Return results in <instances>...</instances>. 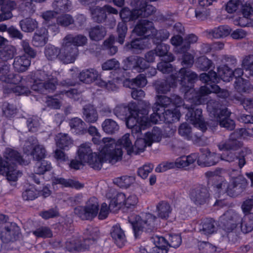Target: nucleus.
<instances>
[{"instance_id": "8fccbe9b", "label": "nucleus", "mask_w": 253, "mask_h": 253, "mask_svg": "<svg viewBox=\"0 0 253 253\" xmlns=\"http://www.w3.org/2000/svg\"><path fill=\"white\" fill-rule=\"evenodd\" d=\"M241 229L245 234L251 232L253 230V213L246 214L242 219L241 218Z\"/></svg>"}, {"instance_id": "423d86ee", "label": "nucleus", "mask_w": 253, "mask_h": 253, "mask_svg": "<svg viewBox=\"0 0 253 253\" xmlns=\"http://www.w3.org/2000/svg\"><path fill=\"white\" fill-rule=\"evenodd\" d=\"M57 84L56 77L45 71H38L36 73V79L31 86L32 90L41 94H46L54 91Z\"/></svg>"}, {"instance_id": "9b49d317", "label": "nucleus", "mask_w": 253, "mask_h": 253, "mask_svg": "<svg viewBox=\"0 0 253 253\" xmlns=\"http://www.w3.org/2000/svg\"><path fill=\"white\" fill-rule=\"evenodd\" d=\"M7 221L1 223L0 226V239L3 243L19 240L22 236L19 226L15 222Z\"/></svg>"}, {"instance_id": "f03ea898", "label": "nucleus", "mask_w": 253, "mask_h": 253, "mask_svg": "<svg viewBox=\"0 0 253 253\" xmlns=\"http://www.w3.org/2000/svg\"><path fill=\"white\" fill-rule=\"evenodd\" d=\"M0 157V174L6 177L9 181H16L21 176L22 172L18 169L17 166H27L30 161L23 158L17 150L6 148Z\"/></svg>"}, {"instance_id": "69168bd1", "label": "nucleus", "mask_w": 253, "mask_h": 253, "mask_svg": "<svg viewBox=\"0 0 253 253\" xmlns=\"http://www.w3.org/2000/svg\"><path fill=\"white\" fill-rule=\"evenodd\" d=\"M2 114L6 118H11L16 113V108L12 104L5 102L2 105Z\"/></svg>"}, {"instance_id": "052dcab7", "label": "nucleus", "mask_w": 253, "mask_h": 253, "mask_svg": "<svg viewBox=\"0 0 253 253\" xmlns=\"http://www.w3.org/2000/svg\"><path fill=\"white\" fill-rule=\"evenodd\" d=\"M213 180L214 182L212 183V186L217 189L219 193L221 191L226 192L228 183L222 177L215 175V177H213Z\"/></svg>"}, {"instance_id": "bb28decb", "label": "nucleus", "mask_w": 253, "mask_h": 253, "mask_svg": "<svg viewBox=\"0 0 253 253\" xmlns=\"http://www.w3.org/2000/svg\"><path fill=\"white\" fill-rule=\"evenodd\" d=\"M3 2L1 6L0 10L1 13H0V22L8 20L11 18L13 16L12 11L16 7V3L14 1L12 0H7Z\"/></svg>"}, {"instance_id": "a19ab883", "label": "nucleus", "mask_w": 253, "mask_h": 253, "mask_svg": "<svg viewBox=\"0 0 253 253\" xmlns=\"http://www.w3.org/2000/svg\"><path fill=\"white\" fill-rule=\"evenodd\" d=\"M126 196L123 193H118L116 196L111 200L109 204L110 211L115 212L125 205Z\"/></svg>"}, {"instance_id": "338daca9", "label": "nucleus", "mask_w": 253, "mask_h": 253, "mask_svg": "<svg viewBox=\"0 0 253 253\" xmlns=\"http://www.w3.org/2000/svg\"><path fill=\"white\" fill-rule=\"evenodd\" d=\"M33 233L37 237L50 238L52 233L50 229L47 227H41L33 231Z\"/></svg>"}, {"instance_id": "a878e982", "label": "nucleus", "mask_w": 253, "mask_h": 253, "mask_svg": "<svg viewBox=\"0 0 253 253\" xmlns=\"http://www.w3.org/2000/svg\"><path fill=\"white\" fill-rule=\"evenodd\" d=\"M31 65V60L25 55L15 57L12 64L15 71L22 73L28 70Z\"/></svg>"}, {"instance_id": "09e8293b", "label": "nucleus", "mask_w": 253, "mask_h": 253, "mask_svg": "<svg viewBox=\"0 0 253 253\" xmlns=\"http://www.w3.org/2000/svg\"><path fill=\"white\" fill-rule=\"evenodd\" d=\"M103 131L108 134H113L119 130V126L113 120L107 119L102 124Z\"/></svg>"}, {"instance_id": "c9c22d12", "label": "nucleus", "mask_w": 253, "mask_h": 253, "mask_svg": "<svg viewBox=\"0 0 253 253\" xmlns=\"http://www.w3.org/2000/svg\"><path fill=\"white\" fill-rule=\"evenodd\" d=\"M83 114L84 120L87 123H93L98 120V114L96 110L90 104L84 107Z\"/></svg>"}, {"instance_id": "de8ad7c7", "label": "nucleus", "mask_w": 253, "mask_h": 253, "mask_svg": "<svg viewBox=\"0 0 253 253\" xmlns=\"http://www.w3.org/2000/svg\"><path fill=\"white\" fill-rule=\"evenodd\" d=\"M93 20L97 23L104 22L107 18L106 10L102 7L96 6L90 8Z\"/></svg>"}, {"instance_id": "f257e3e1", "label": "nucleus", "mask_w": 253, "mask_h": 253, "mask_svg": "<svg viewBox=\"0 0 253 253\" xmlns=\"http://www.w3.org/2000/svg\"><path fill=\"white\" fill-rule=\"evenodd\" d=\"M78 153L79 159L88 163L91 168L97 170L101 169L103 163L108 162L113 165L122 158L121 149L116 148V145L112 140L104 144L98 154L93 153L89 146L86 144L80 146Z\"/></svg>"}, {"instance_id": "e2e57ef3", "label": "nucleus", "mask_w": 253, "mask_h": 253, "mask_svg": "<svg viewBox=\"0 0 253 253\" xmlns=\"http://www.w3.org/2000/svg\"><path fill=\"white\" fill-rule=\"evenodd\" d=\"M199 151V153H197L198 154L197 164L202 167H205L208 156L210 154V150L207 148H202L200 149Z\"/></svg>"}, {"instance_id": "72a5a7b5", "label": "nucleus", "mask_w": 253, "mask_h": 253, "mask_svg": "<svg viewBox=\"0 0 253 253\" xmlns=\"http://www.w3.org/2000/svg\"><path fill=\"white\" fill-rule=\"evenodd\" d=\"M89 37L91 40L99 41L102 40L106 35V28L101 25L91 27L88 31Z\"/></svg>"}, {"instance_id": "20e7f679", "label": "nucleus", "mask_w": 253, "mask_h": 253, "mask_svg": "<svg viewBox=\"0 0 253 253\" xmlns=\"http://www.w3.org/2000/svg\"><path fill=\"white\" fill-rule=\"evenodd\" d=\"M157 217L150 213H142L140 215L131 216L129 218L135 238L139 237L143 231L151 232L156 229Z\"/></svg>"}, {"instance_id": "dca6fc26", "label": "nucleus", "mask_w": 253, "mask_h": 253, "mask_svg": "<svg viewBox=\"0 0 253 253\" xmlns=\"http://www.w3.org/2000/svg\"><path fill=\"white\" fill-rule=\"evenodd\" d=\"M248 184L247 180L242 175L232 177L228 184L226 193L230 197H237L246 190Z\"/></svg>"}, {"instance_id": "4be33fe9", "label": "nucleus", "mask_w": 253, "mask_h": 253, "mask_svg": "<svg viewBox=\"0 0 253 253\" xmlns=\"http://www.w3.org/2000/svg\"><path fill=\"white\" fill-rule=\"evenodd\" d=\"M109 140L113 141L114 143L116 145V148H120L122 150L121 147H123L126 150L128 155H130L132 154V144L130 138V134L129 133H126L124 135L117 141V143L115 142L114 140L108 138H104L103 139V143H108V142ZM122 152H123V151Z\"/></svg>"}, {"instance_id": "aec40b11", "label": "nucleus", "mask_w": 253, "mask_h": 253, "mask_svg": "<svg viewBox=\"0 0 253 253\" xmlns=\"http://www.w3.org/2000/svg\"><path fill=\"white\" fill-rule=\"evenodd\" d=\"M155 31L153 22L146 19H141L138 21L132 30V33L138 36L146 37L151 34L153 35Z\"/></svg>"}, {"instance_id": "774afa93", "label": "nucleus", "mask_w": 253, "mask_h": 253, "mask_svg": "<svg viewBox=\"0 0 253 253\" xmlns=\"http://www.w3.org/2000/svg\"><path fill=\"white\" fill-rule=\"evenodd\" d=\"M150 241L154 244V247H158L159 248L168 249V243L163 237L153 236L150 237Z\"/></svg>"}, {"instance_id": "680f3d73", "label": "nucleus", "mask_w": 253, "mask_h": 253, "mask_svg": "<svg viewBox=\"0 0 253 253\" xmlns=\"http://www.w3.org/2000/svg\"><path fill=\"white\" fill-rule=\"evenodd\" d=\"M31 156L34 160L42 161L46 156V150L42 145L38 146L33 150Z\"/></svg>"}, {"instance_id": "ddd939ff", "label": "nucleus", "mask_w": 253, "mask_h": 253, "mask_svg": "<svg viewBox=\"0 0 253 253\" xmlns=\"http://www.w3.org/2000/svg\"><path fill=\"white\" fill-rule=\"evenodd\" d=\"M60 48L59 60L64 64L73 63L79 55V49L64 38Z\"/></svg>"}, {"instance_id": "a211bd4d", "label": "nucleus", "mask_w": 253, "mask_h": 253, "mask_svg": "<svg viewBox=\"0 0 253 253\" xmlns=\"http://www.w3.org/2000/svg\"><path fill=\"white\" fill-rule=\"evenodd\" d=\"M210 194L208 188L199 185L193 188L190 192L191 200L197 205L207 203L210 199Z\"/></svg>"}, {"instance_id": "864d4df0", "label": "nucleus", "mask_w": 253, "mask_h": 253, "mask_svg": "<svg viewBox=\"0 0 253 253\" xmlns=\"http://www.w3.org/2000/svg\"><path fill=\"white\" fill-rule=\"evenodd\" d=\"M231 32V29L228 26H220L211 30L209 34L215 39H219L227 36Z\"/></svg>"}, {"instance_id": "cd10ccee", "label": "nucleus", "mask_w": 253, "mask_h": 253, "mask_svg": "<svg viewBox=\"0 0 253 253\" xmlns=\"http://www.w3.org/2000/svg\"><path fill=\"white\" fill-rule=\"evenodd\" d=\"M69 126L73 133L79 135L86 133V125L80 118L76 117L70 120Z\"/></svg>"}, {"instance_id": "b1692460", "label": "nucleus", "mask_w": 253, "mask_h": 253, "mask_svg": "<svg viewBox=\"0 0 253 253\" xmlns=\"http://www.w3.org/2000/svg\"><path fill=\"white\" fill-rule=\"evenodd\" d=\"M111 236L114 243L119 248H122L125 245L126 241L124 231L121 228L119 224L113 226L110 231Z\"/></svg>"}, {"instance_id": "c03bdc74", "label": "nucleus", "mask_w": 253, "mask_h": 253, "mask_svg": "<svg viewBox=\"0 0 253 253\" xmlns=\"http://www.w3.org/2000/svg\"><path fill=\"white\" fill-rule=\"evenodd\" d=\"M145 46L146 45L144 44L143 40L140 38H137L132 40L130 42L126 43L124 46V49L126 51L136 52L138 50L144 49Z\"/></svg>"}, {"instance_id": "f704fd0d", "label": "nucleus", "mask_w": 253, "mask_h": 253, "mask_svg": "<svg viewBox=\"0 0 253 253\" xmlns=\"http://www.w3.org/2000/svg\"><path fill=\"white\" fill-rule=\"evenodd\" d=\"M172 208L169 204L165 201L160 202L157 205L156 211L158 217L167 219L171 212Z\"/></svg>"}, {"instance_id": "e433bc0d", "label": "nucleus", "mask_w": 253, "mask_h": 253, "mask_svg": "<svg viewBox=\"0 0 253 253\" xmlns=\"http://www.w3.org/2000/svg\"><path fill=\"white\" fill-rule=\"evenodd\" d=\"M47 31L45 28H42L35 33L32 40L33 45L37 47L44 46L47 42Z\"/></svg>"}, {"instance_id": "a18cd8bd", "label": "nucleus", "mask_w": 253, "mask_h": 253, "mask_svg": "<svg viewBox=\"0 0 253 253\" xmlns=\"http://www.w3.org/2000/svg\"><path fill=\"white\" fill-rule=\"evenodd\" d=\"M38 23L37 21L31 18H26L19 22V26L23 32H33L37 28Z\"/></svg>"}, {"instance_id": "39448f33", "label": "nucleus", "mask_w": 253, "mask_h": 253, "mask_svg": "<svg viewBox=\"0 0 253 253\" xmlns=\"http://www.w3.org/2000/svg\"><path fill=\"white\" fill-rule=\"evenodd\" d=\"M220 105L216 101H210L207 103V109L211 114L216 119V124L229 130L235 128V123L230 118L231 112L226 107H220Z\"/></svg>"}, {"instance_id": "0eeeda50", "label": "nucleus", "mask_w": 253, "mask_h": 253, "mask_svg": "<svg viewBox=\"0 0 253 253\" xmlns=\"http://www.w3.org/2000/svg\"><path fill=\"white\" fill-rule=\"evenodd\" d=\"M156 8L152 5L141 1L139 6L130 10L128 7H124L120 11L119 14L121 18L125 21H134L137 19L147 17L156 11Z\"/></svg>"}, {"instance_id": "2eb2a0df", "label": "nucleus", "mask_w": 253, "mask_h": 253, "mask_svg": "<svg viewBox=\"0 0 253 253\" xmlns=\"http://www.w3.org/2000/svg\"><path fill=\"white\" fill-rule=\"evenodd\" d=\"M219 221L222 229L227 233L232 232L240 224L241 217L232 210L227 211L220 217Z\"/></svg>"}, {"instance_id": "1a4fd4ad", "label": "nucleus", "mask_w": 253, "mask_h": 253, "mask_svg": "<svg viewBox=\"0 0 253 253\" xmlns=\"http://www.w3.org/2000/svg\"><path fill=\"white\" fill-rule=\"evenodd\" d=\"M205 85L201 86L196 93V99L199 104H205L207 102L206 96L211 92L215 93L217 96L222 98H226L229 96L227 90L221 89L216 85V83L211 82L205 83Z\"/></svg>"}, {"instance_id": "603ef678", "label": "nucleus", "mask_w": 253, "mask_h": 253, "mask_svg": "<svg viewBox=\"0 0 253 253\" xmlns=\"http://www.w3.org/2000/svg\"><path fill=\"white\" fill-rule=\"evenodd\" d=\"M152 142L148 139L137 137L134 145H132V154L136 155L143 152L147 146H150Z\"/></svg>"}, {"instance_id": "49530a36", "label": "nucleus", "mask_w": 253, "mask_h": 253, "mask_svg": "<svg viewBox=\"0 0 253 253\" xmlns=\"http://www.w3.org/2000/svg\"><path fill=\"white\" fill-rule=\"evenodd\" d=\"M66 40L70 42L71 44L78 46H83L85 45L87 42V39L86 36L79 34L77 35H74L73 34H68L64 37Z\"/></svg>"}, {"instance_id": "9d476101", "label": "nucleus", "mask_w": 253, "mask_h": 253, "mask_svg": "<svg viewBox=\"0 0 253 253\" xmlns=\"http://www.w3.org/2000/svg\"><path fill=\"white\" fill-rule=\"evenodd\" d=\"M99 204L96 198H90L84 206L75 208L74 213L82 220H91L98 213Z\"/></svg>"}, {"instance_id": "c756f323", "label": "nucleus", "mask_w": 253, "mask_h": 253, "mask_svg": "<svg viewBox=\"0 0 253 253\" xmlns=\"http://www.w3.org/2000/svg\"><path fill=\"white\" fill-rule=\"evenodd\" d=\"M180 117L179 111L176 108L173 110H165L161 113L159 121H164L166 124H171L178 121Z\"/></svg>"}, {"instance_id": "473e14b6", "label": "nucleus", "mask_w": 253, "mask_h": 253, "mask_svg": "<svg viewBox=\"0 0 253 253\" xmlns=\"http://www.w3.org/2000/svg\"><path fill=\"white\" fill-rule=\"evenodd\" d=\"M234 86L235 90L240 93H250L253 90V85L250 82L243 78L237 79Z\"/></svg>"}, {"instance_id": "6e6d98bb", "label": "nucleus", "mask_w": 253, "mask_h": 253, "mask_svg": "<svg viewBox=\"0 0 253 253\" xmlns=\"http://www.w3.org/2000/svg\"><path fill=\"white\" fill-rule=\"evenodd\" d=\"M54 182L56 184H60L67 187L75 188L77 189L84 187V184L79 181H75L70 179H66L63 178H57L55 179Z\"/></svg>"}, {"instance_id": "7ed1b4c3", "label": "nucleus", "mask_w": 253, "mask_h": 253, "mask_svg": "<svg viewBox=\"0 0 253 253\" xmlns=\"http://www.w3.org/2000/svg\"><path fill=\"white\" fill-rule=\"evenodd\" d=\"M193 63L194 56L189 53H184L181 61L183 67L175 74V80L179 82L185 91L193 88L194 84L198 80V75L189 69Z\"/></svg>"}, {"instance_id": "7c9ffc66", "label": "nucleus", "mask_w": 253, "mask_h": 253, "mask_svg": "<svg viewBox=\"0 0 253 253\" xmlns=\"http://www.w3.org/2000/svg\"><path fill=\"white\" fill-rule=\"evenodd\" d=\"M216 223L212 218H205L199 225V232L205 235L213 234L216 230Z\"/></svg>"}, {"instance_id": "f8f14e48", "label": "nucleus", "mask_w": 253, "mask_h": 253, "mask_svg": "<svg viewBox=\"0 0 253 253\" xmlns=\"http://www.w3.org/2000/svg\"><path fill=\"white\" fill-rule=\"evenodd\" d=\"M144 108L142 109L136 108L130 113L126 119V124L128 128L132 127L139 123H146L148 120L149 109L151 108V104L149 102L144 101Z\"/></svg>"}, {"instance_id": "bf43d9fd", "label": "nucleus", "mask_w": 253, "mask_h": 253, "mask_svg": "<svg viewBox=\"0 0 253 253\" xmlns=\"http://www.w3.org/2000/svg\"><path fill=\"white\" fill-rule=\"evenodd\" d=\"M195 65L200 70L208 71L213 66V63L211 60L203 56L197 59L195 62Z\"/></svg>"}, {"instance_id": "4468645a", "label": "nucleus", "mask_w": 253, "mask_h": 253, "mask_svg": "<svg viewBox=\"0 0 253 253\" xmlns=\"http://www.w3.org/2000/svg\"><path fill=\"white\" fill-rule=\"evenodd\" d=\"M171 106V98L166 95H159L156 96V101L152 107L153 111L150 117V121L156 124L161 118V113L166 108Z\"/></svg>"}, {"instance_id": "3c124183", "label": "nucleus", "mask_w": 253, "mask_h": 253, "mask_svg": "<svg viewBox=\"0 0 253 253\" xmlns=\"http://www.w3.org/2000/svg\"><path fill=\"white\" fill-rule=\"evenodd\" d=\"M71 5L72 3L69 0H54L52 3V7L56 13L69 10Z\"/></svg>"}, {"instance_id": "2f4dec72", "label": "nucleus", "mask_w": 253, "mask_h": 253, "mask_svg": "<svg viewBox=\"0 0 253 253\" xmlns=\"http://www.w3.org/2000/svg\"><path fill=\"white\" fill-rule=\"evenodd\" d=\"M127 60L131 63L132 70L138 73L143 72L149 66L145 59L139 56L128 57Z\"/></svg>"}, {"instance_id": "6ab92c4d", "label": "nucleus", "mask_w": 253, "mask_h": 253, "mask_svg": "<svg viewBox=\"0 0 253 253\" xmlns=\"http://www.w3.org/2000/svg\"><path fill=\"white\" fill-rule=\"evenodd\" d=\"M241 137L240 133L237 131H234L231 133L227 140L221 142L217 145L218 149L221 151H235L238 150L243 145L242 142L238 140Z\"/></svg>"}, {"instance_id": "5701e85b", "label": "nucleus", "mask_w": 253, "mask_h": 253, "mask_svg": "<svg viewBox=\"0 0 253 253\" xmlns=\"http://www.w3.org/2000/svg\"><path fill=\"white\" fill-rule=\"evenodd\" d=\"M84 235L86 237L84 240V244L87 245V249H89L90 245L95 244L99 239L100 233L97 227L88 226L86 228Z\"/></svg>"}, {"instance_id": "393cba45", "label": "nucleus", "mask_w": 253, "mask_h": 253, "mask_svg": "<svg viewBox=\"0 0 253 253\" xmlns=\"http://www.w3.org/2000/svg\"><path fill=\"white\" fill-rule=\"evenodd\" d=\"M136 106L133 103L128 104H121L117 105L113 109V113L115 116L121 120L126 119L127 116L131 113Z\"/></svg>"}, {"instance_id": "79ce46f5", "label": "nucleus", "mask_w": 253, "mask_h": 253, "mask_svg": "<svg viewBox=\"0 0 253 253\" xmlns=\"http://www.w3.org/2000/svg\"><path fill=\"white\" fill-rule=\"evenodd\" d=\"M17 54L16 47L12 45H7L0 50V59L6 62L14 58Z\"/></svg>"}, {"instance_id": "c85d7f7f", "label": "nucleus", "mask_w": 253, "mask_h": 253, "mask_svg": "<svg viewBox=\"0 0 253 253\" xmlns=\"http://www.w3.org/2000/svg\"><path fill=\"white\" fill-rule=\"evenodd\" d=\"M169 46L165 43H160L157 45L154 51L156 55L162 57V59L167 61H173L175 60L174 55L169 52Z\"/></svg>"}, {"instance_id": "5fc2aeb1", "label": "nucleus", "mask_w": 253, "mask_h": 253, "mask_svg": "<svg viewBox=\"0 0 253 253\" xmlns=\"http://www.w3.org/2000/svg\"><path fill=\"white\" fill-rule=\"evenodd\" d=\"M123 21L119 22L117 25V32L118 34V37L117 38V42L123 44L125 42V39L127 31V26L126 22L129 21H125L124 19L122 18Z\"/></svg>"}, {"instance_id": "412c9836", "label": "nucleus", "mask_w": 253, "mask_h": 253, "mask_svg": "<svg viewBox=\"0 0 253 253\" xmlns=\"http://www.w3.org/2000/svg\"><path fill=\"white\" fill-rule=\"evenodd\" d=\"M178 83L179 84L178 81L175 80V75H173L169 79H160L156 81L154 83V85L157 93L166 94L170 91L171 87L176 86Z\"/></svg>"}, {"instance_id": "6e6552de", "label": "nucleus", "mask_w": 253, "mask_h": 253, "mask_svg": "<svg viewBox=\"0 0 253 253\" xmlns=\"http://www.w3.org/2000/svg\"><path fill=\"white\" fill-rule=\"evenodd\" d=\"M233 79V70L231 67L227 65H222L218 68L217 74L211 70L208 73H202L199 76V79L203 83L211 82L218 83L221 80L224 82H230Z\"/></svg>"}, {"instance_id": "0e129e2a", "label": "nucleus", "mask_w": 253, "mask_h": 253, "mask_svg": "<svg viewBox=\"0 0 253 253\" xmlns=\"http://www.w3.org/2000/svg\"><path fill=\"white\" fill-rule=\"evenodd\" d=\"M40 118L37 117H33L29 118L27 121V127L30 131L36 132L40 126Z\"/></svg>"}, {"instance_id": "37998d69", "label": "nucleus", "mask_w": 253, "mask_h": 253, "mask_svg": "<svg viewBox=\"0 0 253 253\" xmlns=\"http://www.w3.org/2000/svg\"><path fill=\"white\" fill-rule=\"evenodd\" d=\"M56 141L57 146L64 150H68L73 145V140L67 134H58Z\"/></svg>"}, {"instance_id": "f3484780", "label": "nucleus", "mask_w": 253, "mask_h": 253, "mask_svg": "<svg viewBox=\"0 0 253 253\" xmlns=\"http://www.w3.org/2000/svg\"><path fill=\"white\" fill-rule=\"evenodd\" d=\"M194 100L196 104L191 105L190 107L188 108V112L186 115L187 120L194 126H198L203 130L206 129V125L202 115V110L197 105V100L195 96Z\"/></svg>"}, {"instance_id": "58836bf2", "label": "nucleus", "mask_w": 253, "mask_h": 253, "mask_svg": "<svg viewBox=\"0 0 253 253\" xmlns=\"http://www.w3.org/2000/svg\"><path fill=\"white\" fill-rule=\"evenodd\" d=\"M98 77V72L93 69H90L82 71L79 74V78L82 82L89 84L97 80Z\"/></svg>"}, {"instance_id": "ea45409f", "label": "nucleus", "mask_w": 253, "mask_h": 253, "mask_svg": "<svg viewBox=\"0 0 253 253\" xmlns=\"http://www.w3.org/2000/svg\"><path fill=\"white\" fill-rule=\"evenodd\" d=\"M87 245L84 244V241L79 239H70L66 242V248L69 252L84 251L87 249Z\"/></svg>"}, {"instance_id": "4c0bfd02", "label": "nucleus", "mask_w": 253, "mask_h": 253, "mask_svg": "<svg viewBox=\"0 0 253 253\" xmlns=\"http://www.w3.org/2000/svg\"><path fill=\"white\" fill-rule=\"evenodd\" d=\"M194 14L195 17L199 20L203 21L210 16V11L209 8L205 7L198 6L196 8H190L188 9L187 14Z\"/></svg>"}, {"instance_id": "4d7b16f0", "label": "nucleus", "mask_w": 253, "mask_h": 253, "mask_svg": "<svg viewBox=\"0 0 253 253\" xmlns=\"http://www.w3.org/2000/svg\"><path fill=\"white\" fill-rule=\"evenodd\" d=\"M52 169L51 163L47 161L42 160L37 163L34 167V172L39 175L43 174Z\"/></svg>"}, {"instance_id": "13d9d810", "label": "nucleus", "mask_w": 253, "mask_h": 253, "mask_svg": "<svg viewBox=\"0 0 253 253\" xmlns=\"http://www.w3.org/2000/svg\"><path fill=\"white\" fill-rule=\"evenodd\" d=\"M44 54L48 60H54L58 58L60 54V48L54 45H48L45 47Z\"/></svg>"}]
</instances>
